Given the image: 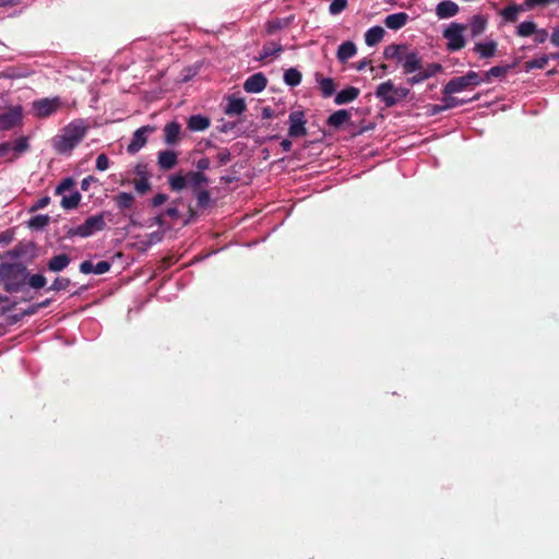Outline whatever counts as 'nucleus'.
<instances>
[{
  "label": "nucleus",
  "instance_id": "1",
  "mask_svg": "<svg viewBox=\"0 0 559 559\" xmlns=\"http://www.w3.org/2000/svg\"><path fill=\"white\" fill-rule=\"evenodd\" d=\"M88 124L83 119H74L68 123L61 134L52 139V146L58 154H70L85 138Z\"/></svg>",
  "mask_w": 559,
  "mask_h": 559
},
{
  "label": "nucleus",
  "instance_id": "2",
  "mask_svg": "<svg viewBox=\"0 0 559 559\" xmlns=\"http://www.w3.org/2000/svg\"><path fill=\"white\" fill-rule=\"evenodd\" d=\"M27 267L21 262H3L0 264V284L8 293H19L26 285Z\"/></svg>",
  "mask_w": 559,
  "mask_h": 559
},
{
  "label": "nucleus",
  "instance_id": "3",
  "mask_svg": "<svg viewBox=\"0 0 559 559\" xmlns=\"http://www.w3.org/2000/svg\"><path fill=\"white\" fill-rule=\"evenodd\" d=\"M409 94V88L396 87L391 80L378 85L374 95L385 107H393L401 100L405 99Z\"/></svg>",
  "mask_w": 559,
  "mask_h": 559
},
{
  "label": "nucleus",
  "instance_id": "4",
  "mask_svg": "<svg viewBox=\"0 0 559 559\" xmlns=\"http://www.w3.org/2000/svg\"><path fill=\"white\" fill-rule=\"evenodd\" d=\"M106 228L105 222V213H99L97 215L90 216L85 219V222L78 227L69 228L67 231L68 237L79 236L82 238H86L92 236L96 231H102Z\"/></svg>",
  "mask_w": 559,
  "mask_h": 559
},
{
  "label": "nucleus",
  "instance_id": "5",
  "mask_svg": "<svg viewBox=\"0 0 559 559\" xmlns=\"http://www.w3.org/2000/svg\"><path fill=\"white\" fill-rule=\"evenodd\" d=\"M481 82L479 74L475 71H468L465 75L451 79L443 87L442 94H454L479 85Z\"/></svg>",
  "mask_w": 559,
  "mask_h": 559
},
{
  "label": "nucleus",
  "instance_id": "6",
  "mask_svg": "<svg viewBox=\"0 0 559 559\" xmlns=\"http://www.w3.org/2000/svg\"><path fill=\"white\" fill-rule=\"evenodd\" d=\"M466 28L465 24L453 22L443 31V37L448 40L447 49L449 51H457L465 47L466 40L463 32Z\"/></svg>",
  "mask_w": 559,
  "mask_h": 559
},
{
  "label": "nucleus",
  "instance_id": "7",
  "mask_svg": "<svg viewBox=\"0 0 559 559\" xmlns=\"http://www.w3.org/2000/svg\"><path fill=\"white\" fill-rule=\"evenodd\" d=\"M61 107L59 97L41 98L33 102V109L37 118H47L53 115Z\"/></svg>",
  "mask_w": 559,
  "mask_h": 559
},
{
  "label": "nucleus",
  "instance_id": "8",
  "mask_svg": "<svg viewBox=\"0 0 559 559\" xmlns=\"http://www.w3.org/2000/svg\"><path fill=\"white\" fill-rule=\"evenodd\" d=\"M23 119V110L21 106H14L7 111L0 114V131L11 130L19 126Z\"/></svg>",
  "mask_w": 559,
  "mask_h": 559
},
{
  "label": "nucleus",
  "instance_id": "9",
  "mask_svg": "<svg viewBox=\"0 0 559 559\" xmlns=\"http://www.w3.org/2000/svg\"><path fill=\"white\" fill-rule=\"evenodd\" d=\"M289 129L288 135L292 138H300L307 135L306 123L304 111L296 110L292 111L288 116Z\"/></svg>",
  "mask_w": 559,
  "mask_h": 559
},
{
  "label": "nucleus",
  "instance_id": "10",
  "mask_svg": "<svg viewBox=\"0 0 559 559\" xmlns=\"http://www.w3.org/2000/svg\"><path fill=\"white\" fill-rule=\"evenodd\" d=\"M154 128L150 126H144L139 128L131 139V142L129 143L127 151L130 154L138 153L147 142V134L153 132Z\"/></svg>",
  "mask_w": 559,
  "mask_h": 559
},
{
  "label": "nucleus",
  "instance_id": "11",
  "mask_svg": "<svg viewBox=\"0 0 559 559\" xmlns=\"http://www.w3.org/2000/svg\"><path fill=\"white\" fill-rule=\"evenodd\" d=\"M267 85V79L266 76L261 73H254L250 75L243 83V90L247 93H260L262 92Z\"/></svg>",
  "mask_w": 559,
  "mask_h": 559
},
{
  "label": "nucleus",
  "instance_id": "12",
  "mask_svg": "<svg viewBox=\"0 0 559 559\" xmlns=\"http://www.w3.org/2000/svg\"><path fill=\"white\" fill-rule=\"evenodd\" d=\"M401 64L404 74H412L417 70H421L423 61L416 51L407 50Z\"/></svg>",
  "mask_w": 559,
  "mask_h": 559
},
{
  "label": "nucleus",
  "instance_id": "13",
  "mask_svg": "<svg viewBox=\"0 0 559 559\" xmlns=\"http://www.w3.org/2000/svg\"><path fill=\"white\" fill-rule=\"evenodd\" d=\"M157 164L162 170H170L178 164V154L170 150L160 151L158 152Z\"/></svg>",
  "mask_w": 559,
  "mask_h": 559
},
{
  "label": "nucleus",
  "instance_id": "14",
  "mask_svg": "<svg viewBox=\"0 0 559 559\" xmlns=\"http://www.w3.org/2000/svg\"><path fill=\"white\" fill-rule=\"evenodd\" d=\"M181 124L170 121L164 127V141L168 145H175L180 140Z\"/></svg>",
  "mask_w": 559,
  "mask_h": 559
},
{
  "label": "nucleus",
  "instance_id": "15",
  "mask_svg": "<svg viewBox=\"0 0 559 559\" xmlns=\"http://www.w3.org/2000/svg\"><path fill=\"white\" fill-rule=\"evenodd\" d=\"M488 17L483 14H476L471 17L468 25L471 36L478 37L480 36L487 28Z\"/></svg>",
  "mask_w": 559,
  "mask_h": 559
},
{
  "label": "nucleus",
  "instance_id": "16",
  "mask_svg": "<svg viewBox=\"0 0 559 559\" xmlns=\"http://www.w3.org/2000/svg\"><path fill=\"white\" fill-rule=\"evenodd\" d=\"M209 183V178L201 171L187 173V188L193 191L203 189Z\"/></svg>",
  "mask_w": 559,
  "mask_h": 559
},
{
  "label": "nucleus",
  "instance_id": "17",
  "mask_svg": "<svg viewBox=\"0 0 559 559\" xmlns=\"http://www.w3.org/2000/svg\"><path fill=\"white\" fill-rule=\"evenodd\" d=\"M497 48L498 43L496 40H489L475 44L473 51L476 52L480 59H489L496 55Z\"/></svg>",
  "mask_w": 559,
  "mask_h": 559
},
{
  "label": "nucleus",
  "instance_id": "18",
  "mask_svg": "<svg viewBox=\"0 0 559 559\" xmlns=\"http://www.w3.org/2000/svg\"><path fill=\"white\" fill-rule=\"evenodd\" d=\"M350 121V112L346 109H340L329 116L326 124L334 129H340Z\"/></svg>",
  "mask_w": 559,
  "mask_h": 559
},
{
  "label": "nucleus",
  "instance_id": "19",
  "mask_svg": "<svg viewBox=\"0 0 559 559\" xmlns=\"http://www.w3.org/2000/svg\"><path fill=\"white\" fill-rule=\"evenodd\" d=\"M360 94V90L355 86H348L342 91H340L334 98V103L336 105H344L354 102L358 98Z\"/></svg>",
  "mask_w": 559,
  "mask_h": 559
},
{
  "label": "nucleus",
  "instance_id": "20",
  "mask_svg": "<svg viewBox=\"0 0 559 559\" xmlns=\"http://www.w3.org/2000/svg\"><path fill=\"white\" fill-rule=\"evenodd\" d=\"M524 10H527L525 8L524 3H522V4L511 3L510 5L502 9L499 14L503 19L504 22L515 23L519 19V13Z\"/></svg>",
  "mask_w": 559,
  "mask_h": 559
},
{
  "label": "nucleus",
  "instance_id": "21",
  "mask_svg": "<svg viewBox=\"0 0 559 559\" xmlns=\"http://www.w3.org/2000/svg\"><path fill=\"white\" fill-rule=\"evenodd\" d=\"M409 16L405 12H399L388 15L384 19V25L390 29H400L402 28L408 21Z\"/></svg>",
  "mask_w": 559,
  "mask_h": 559
},
{
  "label": "nucleus",
  "instance_id": "22",
  "mask_svg": "<svg viewBox=\"0 0 559 559\" xmlns=\"http://www.w3.org/2000/svg\"><path fill=\"white\" fill-rule=\"evenodd\" d=\"M459 5L453 1H442L436 8V13L439 19H449L456 15Z\"/></svg>",
  "mask_w": 559,
  "mask_h": 559
},
{
  "label": "nucleus",
  "instance_id": "23",
  "mask_svg": "<svg viewBox=\"0 0 559 559\" xmlns=\"http://www.w3.org/2000/svg\"><path fill=\"white\" fill-rule=\"evenodd\" d=\"M357 52V47L354 41L347 40L338 46L336 57L340 62L345 63L348 59L353 58Z\"/></svg>",
  "mask_w": 559,
  "mask_h": 559
},
{
  "label": "nucleus",
  "instance_id": "24",
  "mask_svg": "<svg viewBox=\"0 0 559 559\" xmlns=\"http://www.w3.org/2000/svg\"><path fill=\"white\" fill-rule=\"evenodd\" d=\"M70 262H71V259H70V257L68 254H66V253L57 254V255H53L47 262V269L50 272H61L66 267H68Z\"/></svg>",
  "mask_w": 559,
  "mask_h": 559
},
{
  "label": "nucleus",
  "instance_id": "25",
  "mask_svg": "<svg viewBox=\"0 0 559 559\" xmlns=\"http://www.w3.org/2000/svg\"><path fill=\"white\" fill-rule=\"evenodd\" d=\"M210 119L203 115H193L188 119V129L191 131H204L210 127Z\"/></svg>",
  "mask_w": 559,
  "mask_h": 559
},
{
  "label": "nucleus",
  "instance_id": "26",
  "mask_svg": "<svg viewBox=\"0 0 559 559\" xmlns=\"http://www.w3.org/2000/svg\"><path fill=\"white\" fill-rule=\"evenodd\" d=\"M247 109L243 98L229 97L228 104L225 108V114L228 116L241 115Z\"/></svg>",
  "mask_w": 559,
  "mask_h": 559
},
{
  "label": "nucleus",
  "instance_id": "27",
  "mask_svg": "<svg viewBox=\"0 0 559 559\" xmlns=\"http://www.w3.org/2000/svg\"><path fill=\"white\" fill-rule=\"evenodd\" d=\"M384 29L383 27L381 26H373V27H370L366 33H365V43L367 46H376L377 44H379L383 36H384Z\"/></svg>",
  "mask_w": 559,
  "mask_h": 559
},
{
  "label": "nucleus",
  "instance_id": "28",
  "mask_svg": "<svg viewBox=\"0 0 559 559\" xmlns=\"http://www.w3.org/2000/svg\"><path fill=\"white\" fill-rule=\"evenodd\" d=\"M407 50L405 45H389L383 55L385 59H396L401 63Z\"/></svg>",
  "mask_w": 559,
  "mask_h": 559
},
{
  "label": "nucleus",
  "instance_id": "29",
  "mask_svg": "<svg viewBox=\"0 0 559 559\" xmlns=\"http://www.w3.org/2000/svg\"><path fill=\"white\" fill-rule=\"evenodd\" d=\"M294 19H295L294 15H289L287 17L274 19V20L269 21L266 23L267 34H274L275 32H277L280 29L288 27L293 23Z\"/></svg>",
  "mask_w": 559,
  "mask_h": 559
},
{
  "label": "nucleus",
  "instance_id": "30",
  "mask_svg": "<svg viewBox=\"0 0 559 559\" xmlns=\"http://www.w3.org/2000/svg\"><path fill=\"white\" fill-rule=\"evenodd\" d=\"M114 201L119 210L124 211L133 206L134 197L129 192H120L114 198Z\"/></svg>",
  "mask_w": 559,
  "mask_h": 559
},
{
  "label": "nucleus",
  "instance_id": "31",
  "mask_svg": "<svg viewBox=\"0 0 559 559\" xmlns=\"http://www.w3.org/2000/svg\"><path fill=\"white\" fill-rule=\"evenodd\" d=\"M283 46L274 41H270L263 45L259 56V60H265L269 57L277 56L283 51Z\"/></svg>",
  "mask_w": 559,
  "mask_h": 559
},
{
  "label": "nucleus",
  "instance_id": "32",
  "mask_svg": "<svg viewBox=\"0 0 559 559\" xmlns=\"http://www.w3.org/2000/svg\"><path fill=\"white\" fill-rule=\"evenodd\" d=\"M537 25L533 21H524L516 27L515 34L520 37H530L536 32Z\"/></svg>",
  "mask_w": 559,
  "mask_h": 559
},
{
  "label": "nucleus",
  "instance_id": "33",
  "mask_svg": "<svg viewBox=\"0 0 559 559\" xmlns=\"http://www.w3.org/2000/svg\"><path fill=\"white\" fill-rule=\"evenodd\" d=\"M29 147L27 138L21 136L14 142H12V151L14 152V155L9 158V160H14L19 155L25 153Z\"/></svg>",
  "mask_w": 559,
  "mask_h": 559
},
{
  "label": "nucleus",
  "instance_id": "34",
  "mask_svg": "<svg viewBox=\"0 0 559 559\" xmlns=\"http://www.w3.org/2000/svg\"><path fill=\"white\" fill-rule=\"evenodd\" d=\"M302 75L299 70L290 68L284 73V82L289 86H297L300 84Z\"/></svg>",
  "mask_w": 559,
  "mask_h": 559
},
{
  "label": "nucleus",
  "instance_id": "35",
  "mask_svg": "<svg viewBox=\"0 0 559 559\" xmlns=\"http://www.w3.org/2000/svg\"><path fill=\"white\" fill-rule=\"evenodd\" d=\"M549 60L550 57L547 55H543L539 58L528 60L524 64L525 71L528 72L533 69H545Z\"/></svg>",
  "mask_w": 559,
  "mask_h": 559
},
{
  "label": "nucleus",
  "instance_id": "36",
  "mask_svg": "<svg viewBox=\"0 0 559 559\" xmlns=\"http://www.w3.org/2000/svg\"><path fill=\"white\" fill-rule=\"evenodd\" d=\"M81 201V193L79 191L72 192L70 195H64L61 200V206L66 210H73L78 207Z\"/></svg>",
  "mask_w": 559,
  "mask_h": 559
},
{
  "label": "nucleus",
  "instance_id": "37",
  "mask_svg": "<svg viewBox=\"0 0 559 559\" xmlns=\"http://www.w3.org/2000/svg\"><path fill=\"white\" fill-rule=\"evenodd\" d=\"M510 70H512V66H495L490 68L485 73V81L490 82L491 76L493 78H502Z\"/></svg>",
  "mask_w": 559,
  "mask_h": 559
},
{
  "label": "nucleus",
  "instance_id": "38",
  "mask_svg": "<svg viewBox=\"0 0 559 559\" xmlns=\"http://www.w3.org/2000/svg\"><path fill=\"white\" fill-rule=\"evenodd\" d=\"M452 95L453 94H443V97L441 98L442 108H445V110L462 106L468 102L465 99H460Z\"/></svg>",
  "mask_w": 559,
  "mask_h": 559
},
{
  "label": "nucleus",
  "instance_id": "39",
  "mask_svg": "<svg viewBox=\"0 0 559 559\" xmlns=\"http://www.w3.org/2000/svg\"><path fill=\"white\" fill-rule=\"evenodd\" d=\"M319 84H320V90H321L322 96L324 98H328L335 93V83H334L333 79L322 78L319 81Z\"/></svg>",
  "mask_w": 559,
  "mask_h": 559
},
{
  "label": "nucleus",
  "instance_id": "40",
  "mask_svg": "<svg viewBox=\"0 0 559 559\" xmlns=\"http://www.w3.org/2000/svg\"><path fill=\"white\" fill-rule=\"evenodd\" d=\"M193 194L197 199V205L200 209H206L211 203V194L210 192L203 188L198 191H193Z\"/></svg>",
  "mask_w": 559,
  "mask_h": 559
},
{
  "label": "nucleus",
  "instance_id": "41",
  "mask_svg": "<svg viewBox=\"0 0 559 559\" xmlns=\"http://www.w3.org/2000/svg\"><path fill=\"white\" fill-rule=\"evenodd\" d=\"M169 186L174 191H181L187 188V174L186 175H174L169 179Z\"/></svg>",
  "mask_w": 559,
  "mask_h": 559
},
{
  "label": "nucleus",
  "instance_id": "42",
  "mask_svg": "<svg viewBox=\"0 0 559 559\" xmlns=\"http://www.w3.org/2000/svg\"><path fill=\"white\" fill-rule=\"evenodd\" d=\"M50 222V217L48 215H35L33 216L29 222L28 226L34 229H41L46 227Z\"/></svg>",
  "mask_w": 559,
  "mask_h": 559
},
{
  "label": "nucleus",
  "instance_id": "43",
  "mask_svg": "<svg viewBox=\"0 0 559 559\" xmlns=\"http://www.w3.org/2000/svg\"><path fill=\"white\" fill-rule=\"evenodd\" d=\"M26 284L34 289H40L46 286L47 280L43 274L28 275Z\"/></svg>",
  "mask_w": 559,
  "mask_h": 559
},
{
  "label": "nucleus",
  "instance_id": "44",
  "mask_svg": "<svg viewBox=\"0 0 559 559\" xmlns=\"http://www.w3.org/2000/svg\"><path fill=\"white\" fill-rule=\"evenodd\" d=\"M70 285H71L70 278L59 276V277L55 278V281L52 282V284L50 285L48 290H55V292L67 290L70 287Z\"/></svg>",
  "mask_w": 559,
  "mask_h": 559
},
{
  "label": "nucleus",
  "instance_id": "45",
  "mask_svg": "<svg viewBox=\"0 0 559 559\" xmlns=\"http://www.w3.org/2000/svg\"><path fill=\"white\" fill-rule=\"evenodd\" d=\"M136 192L141 195L145 194L151 190V183L147 177H142L133 180Z\"/></svg>",
  "mask_w": 559,
  "mask_h": 559
},
{
  "label": "nucleus",
  "instance_id": "46",
  "mask_svg": "<svg viewBox=\"0 0 559 559\" xmlns=\"http://www.w3.org/2000/svg\"><path fill=\"white\" fill-rule=\"evenodd\" d=\"M347 0H333L329 7V12L332 15L340 14L347 8Z\"/></svg>",
  "mask_w": 559,
  "mask_h": 559
},
{
  "label": "nucleus",
  "instance_id": "47",
  "mask_svg": "<svg viewBox=\"0 0 559 559\" xmlns=\"http://www.w3.org/2000/svg\"><path fill=\"white\" fill-rule=\"evenodd\" d=\"M443 70L440 63H428L426 67L421 66V71L427 75V79L435 76Z\"/></svg>",
  "mask_w": 559,
  "mask_h": 559
},
{
  "label": "nucleus",
  "instance_id": "48",
  "mask_svg": "<svg viewBox=\"0 0 559 559\" xmlns=\"http://www.w3.org/2000/svg\"><path fill=\"white\" fill-rule=\"evenodd\" d=\"M74 185L72 178H64L56 188V194H62L64 191L70 190Z\"/></svg>",
  "mask_w": 559,
  "mask_h": 559
},
{
  "label": "nucleus",
  "instance_id": "49",
  "mask_svg": "<svg viewBox=\"0 0 559 559\" xmlns=\"http://www.w3.org/2000/svg\"><path fill=\"white\" fill-rule=\"evenodd\" d=\"M109 167V158L106 154H99L96 158V168L104 171Z\"/></svg>",
  "mask_w": 559,
  "mask_h": 559
},
{
  "label": "nucleus",
  "instance_id": "50",
  "mask_svg": "<svg viewBox=\"0 0 559 559\" xmlns=\"http://www.w3.org/2000/svg\"><path fill=\"white\" fill-rule=\"evenodd\" d=\"M216 158L219 163V165H226L231 159V154L228 148H222L217 155Z\"/></svg>",
  "mask_w": 559,
  "mask_h": 559
},
{
  "label": "nucleus",
  "instance_id": "51",
  "mask_svg": "<svg viewBox=\"0 0 559 559\" xmlns=\"http://www.w3.org/2000/svg\"><path fill=\"white\" fill-rule=\"evenodd\" d=\"M427 79V75L421 70H417L413 76L407 79V83L411 85L419 84Z\"/></svg>",
  "mask_w": 559,
  "mask_h": 559
},
{
  "label": "nucleus",
  "instance_id": "52",
  "mask_svg": "<svg viewBox=\"0 0 559 559\" xmlns=\"http://www.w3.org/2000/svg\"><path fill=\"white\" fill-rule=\"evenodd\" d=\"M111 267V264L108 261H99L94 265V273L95 274H105L107 273Z\"/></svg>",
  "mask_w": 559,
  "mask_h": 559
},
{
  "label": "nucleus",
  "instance_id": "53",
  "mask_svg": "<svg viewBox=\"0 0 559 559\" xmlns=\"http://www.w3.org/2000/svg\"><path fill=\"white\" fill-rule=\"evenodd\" d=\"M534 34H535L534 40L537 44H544L548 38V32L544 28H542V29L536 28V32Z\"/></svg>",
  "mask_w": 559,
  "mask_h": 559
},
{
  "label": "nucleus",
  "instance_id": "54",
  "mask_svg": "<svg viewBox=\"0 0 559 559\" xmlns=\"http://www.w3.org/2000/svg\"><path fill=\"white\" fill-rule=\"evenodd\" d=\"M168 200L167 194L164 193H157L151 201L153 206H159L164 204Z\"/></svg>",
  "mask_w": 559,
  "mask_h": 559
},
{
  "label": "nucleus",
  "instance_id": "55",
  "mask_svg": "<svg viewBox=\"0 0 559 559\" xmlns=\"http://www.w3.org/2000/svg\"><path fill=\"white\" fill-rule=\"evenodd\" d=\"M80 272L84 274L94 273V264L91 261H83L80 264Z\"/></svg>",
  "mask_w": 559,
  "mask_h": 559
},
{
  "label": "nucleus",
  "instance_id": "56",
  "mask_svg": "<svg viewBox=\"0 0 559 559\" xmlns=\"http://www.w3.org/2000/svg\"><path fill=\"white\" fill-rule=\"evenodd\" d=\"M49 202H50L49 197H43L32 206V211H37L39 209H44L49 204Z\"/></svg>",
  "mask_w": 559,
  "mask_h": 559
},
{
  "label": "nucleus",
  "instance_id": "57",
  "mask_svg": "<svg viewBox=\"0 0 559 559\" xmlns=\"http://www.w3.org/2000/svg\"><path fill=\"white\" fill-rule=\"evenodd\" d=\"M12 151V142L0 143V157H5Z\"/></svg>",
  "mask_w": 559,
  "mask_h": 559
},
{
  "label": "nucleus",
  "instance_id": "58",
  "mask_svg": "<svg viewBox=\"0 0 559 559\" xmlns=\"http://www.w3.org/2000/svg\"><path fill=\"white\" fill-rule=\"evenodd\" d=\"M195 167L198 168L199 171H203V170H206L210 168V159L207 157H203L201 159H199L195 164Z\"/></svg>",
  "mask_w": 559,
  "mask_h": 559
},
{
  "label": "nucleus",
  "instance_id": "59",
  "mask_svg": "<svg viewBox=\"0 0 559 559\" xmlns=\"http://www.w3.org/2000/svg\"><path fill=\"white\" fill-rule=\"evenodd\" d=\"M134 171H135L136 176H139V178H142V177H147L148 178V173H147L146 165L138 164L135 166Z\"/></svg>",
  "mask_w": 559,
  "mask_h": 559
},
{
  "label": "nucleus",
  "instance_id": "60",
  "mask_svg": "<svg viewBox=\"0 0 559 559\" xmlns=\"http://www.w3.org/2000/svg\"><path fill=\"white\" fill-rule=\"evenodd\" d=\"M165 215H167L174 219H177L179 217V210L177 209V206H169L165 211Z\"/></svg>",
  "mask_w": 559,
  "mask_h": 559
},
{
  "label": "nucleus",
  "instance_id": "61",
  "mask_svg": "<svg viewBox=\"0 0 559 559\" xmlns=\"http://www.w3.org/2000/svg\"><path fill=\"white\" fill-rule=\"evenodd\" d=\"M96 181V179L93 177V176H88L86 178H84L82 181H81V189L84 190V191H87L91 183Z\"/></svg>",
  "mask_w": 559,
  "mask_h": 559
},
{
  "label": "nucleus",
  "instance_id": "62",
  "mask_svg": "<svg viewBox=\"0 0 559 559\" xmlns=\"http://www.w3.org/2000/svg\"><path fill=\"white\" fill-rule=\"evenodd\" d=\"M236 127L235 122H224L222 126H218L217 129L221 132L227 133L231 131Z\"/></svg>",
  "mask_w": 559,
  "mask_h": 559
},
{
  "label": "nucleus",
  "instance_id": "63",
  "mask_svg": "<svg viewBox=\"0 0 559 559\" xmlns=\"http://www.w3.org/2000/svg\"><path fill=\"white\" fill-rule=\"evenodd\" d=\"M21 3V0H0V8L15 7Z\"/></svg>",
  "mask_w": 559,
  "mask_h": 559
},
{
  "label": "nucleus",
  "instance_id": "64",
  "mask_svg": "<svg viewBox=\"0 0 559 559\" xmlns=\"http://www.w3.org/2000/svg\"><path fill=\"white\" fill-rule=\"evenodd\" d=\"M550 41L556 47H559V29H555L550 36Z\"/></svg>",
  "mask_w": 559,
  "mask_h": 559
}]
</instances>
